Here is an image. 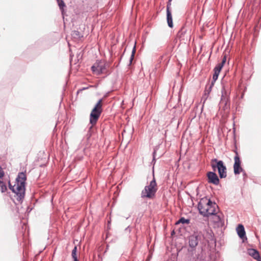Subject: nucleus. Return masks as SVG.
<instances>
[{
	"label": "nucleus",
	"instance_id": "25",
	"mask_svg": "<svg viewBox=\"0 0 261 261\" xmlns=\"http://www.w3.org/2000/svg\"><path fill=\"white\" fill-rule=\"evenodd\" d=\"M58 5L61 9H63V8L65 6V5L64 2L62 0H57Z\"/></svg>",
	"mask_w": 261,
	"mask_h": 261
},
{
	"label": "nucleus",
	"instance_id": "5",
	"mask_svg": "<svg viewBox=\"0 0 261 261\" xmlns=\"http://www.w3.org/2000/svg\"><path fill=\"white\" fill-rule=\"evenodd\" d=\"M236 155L234 158V163L233 164V172L235 175L239 174L241 172L244 171L241 166V162L238 152H236Z\"/></svg>",
	"mask_w": 261,
	"mask_h": 261
},
{
	"label": "nucleus",
	"instance_id": "6",
	"mask_svg": "<svg viewBox=\"0 0 261 261\" xmlns=\"http://www.w3.org/2000/svg\"><path fill=\"white\" fill-rule=\"evenodd\" d=\"M207 201V198H202L198 204V209L199 213L202 215L204 217H207V213H208V208L209 207H207L205 204H204L203 203H205Z\"/></svg>",
	"mask_w": 261,
	"mask_h": 261
},
{
	"label": "nucleus",
	"instance_id": "31",
	"mask_svg": "<svg viewBox=\"0 0 261 261\" xmlns=\"http://www.w3.org/2000/svg\"><path fill=\"white\" fill-rule=\"evenodd\" d=\"M216 81V80L214 81V80L213 79V81H212L210 86H212V87H213Z\"/></svg>",
	"mask_w": 261,
	"mask_h": 261
},
{
	"label": "nucleus",
	"instance_id": "10",
	"mask_svg": "<svg viewBox=\"0 0 261 261\" xmlns=\"http://www.w3.org/2000/svg\"><path fill=\"white\" fill-rule=\"evenodd\" d=\"M248 254L252 256L254 259L260 261V256L258 251L255 249H249L247 250Z\"/></svg>",
	"mask_w": 261,
	"mask_h": 261
},
{
	"label": "nucleus",
	"instance_id": "28",
	"mask_svg": "<svg viewBox=\"0 0 261 261\" xmlns=\"http://www.w3.org/2000/svg\"><path fill=\"white\" fill-rule=\"evenodd\" d=\"M224 64L223 63H219L216 66V67L219 68V69L221 70L222 68L223 67Z\"/></svg>",
	"mask_w": 261,
	"mask_h": 261
},
{
	"label": "nucleus",
	"instance_id": "13",
	"mask_svg": "<svg viewBox=\"0 0 261 261\" xmlns=\"http://www.w3.org/2000/svg\"><path fill=\"white\" fill-rule=\"evenodd\" d=\"M221 160H218L217 159H213L212 160V164L211 166L213 170V172H215L216 171V169H218L219 167V164H220Z\"/></svg>",
	"mask_w": 261,
	"mask_h": 261
},
{
	"label": "nucleus",
	"instance_id": "20",
	"mask_svg": "<svg viewBox=\"0 0 261 261\" xmlns=\"http://www.w3.org/2000/svg\"><path fill=\"white\" fill-rule=\"evenodd\" d=\"M98 68L100 74L105 72L106 70V68L105 64H98Z\"/></svg>",
	"mask_w": 261,
	"mask_h": 261
},
{
	"label": "nucleus",
	"instance_id": "16",
	"mask_svg": "<svg viewBox=\"0 0 261 261\" xmlns=\"http://www.w3.org/2000/svg\"><path fill=\"white\" fill-rule=\"evenodd\" d=\"M216 206H210L208 208V213H207V217H209L210 216H212V215H215L216 213V210H215V207Z\"/></svg>",
	"mask_w": 261,
	"mask_h": 261
},
{
	"label": "nucleus",
	"instance_id": "8",
	"mask_svg": "<svg viewBox=\"0 0 261 261\" xmlns=\"http://www.w3.org/2000/svg\"><path fill=\"white\" fill-rule=\"evenodd\" d=\"M217 169L220 178H224L226 177V167L222 161H221L220 164H219V167Z\"/></svg>",
	"mask_w": 261,
	"mask_h": 261
},
{
	"label": "nucleus",
	"instance_id": "30",
	"mask_svg": "<svg viewBox=\"0 0 261 261\" xmlns=\"http://www.w3.org/2000/svg\"><path fill=\"white\" fill-rule=\"evenodd\" d=\"M226 56H224L223 57V58L222 59V61L221 63H223V64H225V62H226Z\"/></svg>",
	"mask_w": 261,
	"mask_h": 261
},
{
	"label": "nucleus",
	"instance_id": "9",
	"mask_svg": "<svg viewBox=\"0 0 261 261\" xmlns=\"http://www.w3.org/2000/svg\"><path fill=\"white\" fill-rule=\"evenodd\" d=\"M236 230L239 237L244 242V240H247L246 232L244 226L242 224H239L236 228Z\"/></svg>",
	"mask_w": 261,
	"mask_h": 261
},
{
	"label": "nucleus",
	"instance_id": "19",
	"mask_svg": "<svg viewBox=\"0 0 261 261\" xmlns=\"http://www.w3.org/2000/svg\"><path fill=\"white\" fill-rule=\"evenodd\" d=\"M0 190L2 193H4L7 190V188L5 183L1 180H0Z\"/></svg>",
	"mask_w": 261,
	"mask_h": 261
},
{
	"label": "nucleus",
	"instance_id": "3",
	"mask_svg": "<svg viewBox=\"0 0 261 261\" xmlns=\"http://www.w3.org/2000/svg\"><path fill=\"white\" fill-rule=\"evenodd\" d=\"M153 179L150 182L149 185L146 186L141 192V197L143 198H147L149 199L152 198L157 191L156 183L153 175Z\"/></svg>",
	"mask_w": 261,
	"mask_h": 261
},
{
	"label": "nucleus",
	"instance_id": "18",
	"mask_svg": "<svg viewBox=\"0 0 261 261\" xmlns=\"http://www.w3.org/2000/svg\"><path fill=\"white\" fill-rule=\"evenodd\" d=\"M179 223L182 224H189L190 223V219H185L184 217H181L176 222V224H178Z\"/></svg>",
	"mask_w": 261,
	"mask_h": 261
},
{
	"label": "nucleus",
	"instance_id": "2",
	"mask_svg": "<svg viewBox=\"0 0 261 261\" xmlns=\"http://www.w3.org/2000/svg\"><path fill=\"white\" fill-rule=\"evenodd\" d=\"M211 230L205 229L203 232H195L193 235L189 236L188 238L189 245L191 249H189V251H192L195 250L196 246L198 244V242L202 238L206 239L212 237Z\"/></svg>",
	"mask_w": 261,
	"mask_h": 261
},
{
	"label": "nucleus",
	"instance_id": "24",
	"mask_svg": "<svg viewBox=\"0 0 261 261\" xmlns=\"http://www.w3.org/2000/svg\"><path fill=\"white\" fill-rule=\"evenodd\" d=\"M135 53H136V45H135L133 47V49L132 50V55H131L130 58L129 59V65H130L132 63V61L134 58Z\"/></svg>",
	"mask_w": 261,
	"mask_h": 261
},
{
	"label": "nucleus",
	"instance_id": "4",
	"mask_svg": "<svg viewBox=\"0 0 261 261\" xmlns=\"http://www.w3.org/2000/svg\"><path fill=\"white\" fill-rule=\"evenodd\" d=\"M101 101V99L98 100L91 112L90 121L92 125L96 124L102 112Z\"/></svg>",
	"mask_w": 261,
	"mask_h": 261
},
{
	"label": "nucleus",
	"instance_id": "34",
	"mask_svg": "<svg viewBox=\"0 0 261 261\" xmlns=\"http://www.w3.org/2000/svg\"><path fill=\"white\" fill-rule=\"evenodd\" d=\"M243 175H246V173L244 171V173H243Z\"/></svg>",
	"mask_w": 261,
	"mask_h": 261
},
{
	"label": "nucleus",
	"instance_id": "29",
	"mask_svg": "<svg viewBox=\"0 0 261 261\" xmlns=\"http://www.w3.org/2000/svg\"><path fill=\"white\" fill-rule=\"evenodd\" d=\"M4 172L2 170V169L0 167V177H2L4 176Z\"/></svg>",
	"mask_w": 261,
	"mask_h": 261
},
{
	"label": "nucleus",
	"instance_id": "35",
	"mask_svg": "<svg viewBox=\"0 0 261 261\" xmlns=\"http://www.w3.org/2000/svg\"><path fill=\"white\" fill-rule=\"evenodd\" d=\"M81 91V90H79L77 91V93H79Z\"/></svg>",
	"mask_w": 261,
	"mask_h": 261
},
{
	"label": "nucleus",
	"instance_id": "27",
	"mask_svg": "<svg viewBox=\"0 0 261 261\" xmlns=\"http://www.w3.org/2000/svg\"><path fill=\"white\" fill-rule=\"evenodd\" d=\"M212 87H213L212 86H210L208 88H206V89L205 90V93H204L205 95H208L210 94V93L211 92V91L212 90Z\"/></svg>",
	"mask_w": 261,
	"mask_h": 261
},
{
	"label": "nucleus",
	"instance_id": "12",
	"mask_svg": "<svg viewBox=\"0 0 261 261\" xmlns=\"http://www.w3.org/2000/svg\"><path fill=\"white\" fill-rule=\"evenodd\" d=\"M221 92H222V96H221V100L220 102L221 103H224V105L226 106L228 101L227 94L226 92L225 91L224 88H223Z\"/></svg>",
	"mask_w": 261,
	"mask_h": 261
},
{
	"label": "nucleus",
	"instance_id": "21",
	"mask_svg": "<svg viewBox=\"0 0 261 261\" xmlns=\"http://www.w3.org/2000/svg\"><path fill=\"white\" fill-rule=\"evenodd\" d=\"M76 247H74V249L72 251V257L73 259V261H79L76 255Z\"/></svg>",
	"mask_w": 261,
	"mask_h": 261
},
{
	"label": "nucleus",
	"instance_id": "7",
	"mask_svg": "<svg viewBox=\"0 0 261 261\" xmlns=\"http://www.w3.org/2000/svg\"><path fill=\"white\" fill-rule=\"evenodd\" d=\"M207 178V182L209 184H212L214 185L217 186L220 183V180L217 174L213 171H209L206 174Z\"/></svg>",
	"mask_w": 261,
	"mask_h": 261
},
{
	"label": "nucleus",
	"instance_id": "33",
	"mask_svg": "<svg viewBox=\"0 0 261 261\" xmlns=\"http://www.w3.org/2000/svg\"><path fill=\"white\" fill-rule=\"evenodd\" d=\"M88 88V87H86V86H83V90H86V89H87Z\"/></svg>",
	"mask_w": 261,
	"mask_h": 261
},
{
	"label": "nucleus",
	"instance_id": "14",
	"mask_svg": "<svg viewBox=\"0 0 261 261\" xmlns=\"http://www.w3.org/2000/svg\"><path fill=\"white\" fill-rule=\"evenodd\" d=\"M187 30L185 27H182L177 33V37L180 39H184L185 34L186 33Z\"/></svg>",
	"mask_w": 261,
	"mask_h": 261
},
{
	"label": "nucleus",
	"instance_id": "22",
	"mask_svg": "<svg viewBox=\"0 0 261 261\" xmlns=\"http://www.w3.org/2000/svg\"><path fill=\"white\" fill-rule=\"evenodd\" d=\"M204 204H205L206 205V206L207 207H210V206H216L217 207L218 206L216 203L215 202H213L211 199H207V201L206 202H205V203H203Z\"/></svg>",
	"mask_w": 261,
	"mask_h": 261
},
{
	"label": "nucleus",
	"instance_id": "36",
	"mask_svg": "<svg viewBox=\"0 0 261 261\" xmlns=\"http://www.w3.org/2000/svg\"><path fill=\"white\" fill-rule=\"evenodd\" d=\"M218 219H219V220H220V217H219V216H218Z\"/></svg>",
	"mask_w": 261,
	"mask_h": 261
},
{
	"label": "nucleus",
	"instance_id": "15",
	"mask_svg": "<svg viewBox=\"0 0 261 261\" xmlns=\"http://www.w3.org/2000/svg\"><path fill=\"white\" fill-rule=\"evenodd\" d=\"M72 37L75 40V41H79L81 40L80 34L79 31H74L71 34Z\"/></svg>",
	"mask_w": 261,
	"mask_h": 261
},
{
	"label": "nucleus",
	"instance_id": "37",
	"mask_svg": "<svg viewBox=\"0 0 261 261\" xmlns=\"http://www.w3.org/2000/svg\"><path fill=\"white\" fill-rule=\"evenodd\" d=\"M171 0H169V1H170Z\"/></svg>",
	"mask_w": 261,
	"mask_h": 261
},
{
	"label": "nucleus",
	"instance_id": "1",
	"mask_svg": "<svg viewBox=\"0 0 261 261\" xmlns=\"http://www.w3.org/2000/svg\"><path fill=\"white\" fill-rule=\"evenodd\" d=\"M27 177L25 174L21 172L19 173L16 178V184L12 186L9 181V187L12 191L16 194L17 200L20 201L24 198L25 194V182Z\"/></svg>",
	"mask_w": 261,
	"mask_h": 261
},
{
	"label": "nucleus",
	"instance_id": "11",
	"mask_svg": "<svg viewBox=\"0 0 261 261\" xmlns=\"http://www.w3.org/2000/svg\"><path fill=\"white\" fill-rule=\"evenodd\" d=\"M167 21L168 23V25L170 28H172L173 26V21H172V17L171 11L169 10V4H168L167 7Z\"/></svg>",
	"mask_w": 261,
	"mask_h": 261
},
{
	"label": "nucleus",
	"instance_id": "23",
	"mask_svg": "<svg viewBox=\"0 0 261 261\" xmlns=\"http://www.w3.org/2000/svg\"><path fill=\"white\" fill-rule=\"evenodd\" d=\"M91 69L93 72L96 73L97 74H100L99 70H98V64H95L93 65L91 67Z\"/></svg>",
	"mask_w": 261,
	"mask_h": 261
},
{
	"label": "nucleus",
	"instance_id": "17",
	"mask_svg": "<svg viewBox=\"0 0 261 261\" xmlns=\"http://www.w3.org/2000/svg\"><path fill=\"white\" fill-rule=\"evenodd\" d=\"M221 70L219 69V68H218L216 67L214 68V73L213 76L214 81L217 80L218 79L219 74Z\"/></svg>",
	"mask_w": 261,
	"mask_h": 261
},
{
	"label": "nucleus",
	"instance_id": "26",
	"mask_svg": "<svg viewBox=\"0 0 261 261\" xmlns=\"http://www.w3.org/2000/svg\"><path fill=\"white\" fill-rule=\"evenodd\" d=\"M159 147H160L159 146H156L154 148V150H153V160H152V162H153L155 160L156 152L158 149L159 148Z\"/></svg>",
	"mask_w": 261,
	"mask_h": 261
},
{
	"label": "nucleus",
	"instance_id": "32",
	"mask_svg": "<svg viewBox=\"0 0 261 261\" xmlns=\"http://www.w3.org/2000/svg\"><path fill=\"white\" fill-rule=\"evenodd\" d=\"M77 58H78V59H77L78 61H80V60L82 59V56H80V55H79Z\"/></svg>",
	"mask_w": 261,
	"mask_h": 261
}]
</instances>
